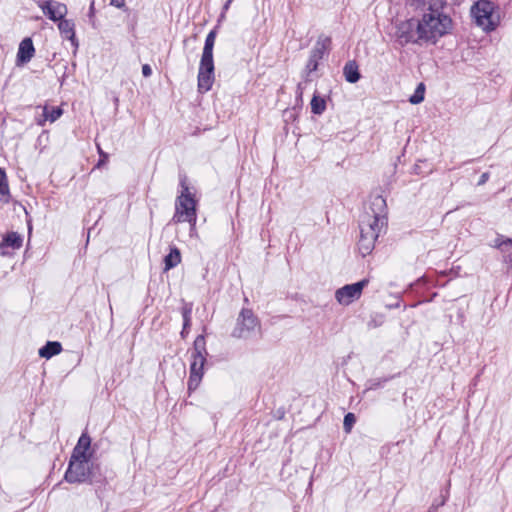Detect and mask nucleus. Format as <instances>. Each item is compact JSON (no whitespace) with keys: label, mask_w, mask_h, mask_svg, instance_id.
I'll return each mask as SVG.
<instances>
[{"label":"nucleus","mask_w":512,"mask_h":512,"mask_svg":"<svg viewBox=\"0 0 512 512\" xmlns=\"http://www.w3.org/2000/svg\"><path fill=\"white\" fill-rule=\"evenodd\" d=\"M452 30V19L442 11L424 12L421 18H410L396 25L395 36L403 46L413 44H436Z\"/></svg>","instance_id":"obj_1"},{"label":"nucleus","mask_w":512,"mask_h":512,"mask_svg":"<svg viewBox=\"0 0 512 512\" xmlns=\"http://www.w3.org/2000/svg\"><path fill=\"white\" fill-rule=\"evenodd\" d=\"M385 225L386 218L375 213L374 210L365 211L362 214L359 222L360 239L358 248L363 256L368 255L373 250L375 241Z\"/></svg>","instance_id":"obj_2"},{"label":"nucleus","mask_w":512,"mask_h":512,"mask_svg":"<svg viewBox=\"0 0 512 512\" xmlns=\"http://www.w3.org/2000/svg\"><path fill=\"white\" fill-rule=\"evenodd\" d=\"M216 30H211L205 40L198 72V89L207 92L214 82L213 48L216 40Z\"/></svg>","instance_id":"obj_3"},{"label":"nucleus","mask_w":512,"mask_h":512,"mask_svg":"<svg viewBox=\"0 0 512 512\" xmlns=\"http://www.w3.org/2000/svg\"><path fill=\"white\" fill-rule=\"evenodd\" d=\"M206 342L203 335L196 337L191 353L190 376L188 380V390L195 391L200 385L204 375V365L206 363Z\"/></svg>","instance_id":"obj_4"},{"label":"nucleus","mask_w":512,"mask_h":512,"mask_svg":"<svg viewBox=\"0 0 512 512\" xmlns=\"http://www.w3.org/2000/svg\"><path fill=\"white\" fill-rule=\"evenodd\" d=\"M182 187V192L175 201V213L172 221L174 223L187 222L193 224V222L197 221V203L189 188L184 184H182Z\"/></svg>","instance_id":"obj_5"},{"label":"nucleus","mask_w":512,"mask_h":512,"mask_svg":"<svg viewBox=\"0 0 512 512\" xmlns=\"http://www.w3.org/2000/svg\"><path fill=\"white\" fill-rule=\"evenodd\" d=\"M94 464L91 459L71 458L65 473V480L69 483H84L91 480Z\"/></svg>","instance_id":"obj_6"},{"label":"nucleus","mask_w":512,"mask_h":512,"mask_svg":"<svg viewBox=\"0 0 512 512\" xmlns=\"http://www.w3.org/2000/svg\"><path fill=\"white\" fill-rule=\"evenodd\" d=\"M471 15L477 26L485 31H492L497 26L498 18L494 14V5L487 0H480L471 8Z\"/></svg>","instance_id":"obj_7"},{"label":"nucleus","mask_w":512,"mask_h":512,"mask_svg":"<svg viewBox=\"0 0 512 512\" xmlns=\"http://www.w3.org/2000/svg\"><path fill=\"white\" fill-rule=\"evenodd\" d=\"M259 327V321L253 312L249 309H242L232 332V336L239 339L249 338Z\"/></svg>","instance_id":"obj_8"},{"label":"nucleus","mask_w":512,"mask_h":512,"mask_svg":"<svg viewBox=\"0 0 512 512\" xmlns=\"http://www.w3.org/2000/svg\"><path fill=\"white\" fill-rule=\"evenodd\" d=\"M368 284L367 279H363L357 283L345 285L335 292V298L340 305L347 306L358 300L362 294L364 287Z\"/></svg>","instance_id":"obj_9"},{"label":"nucleus","mask_w":512,"mask_h":512,"mask_svg":"<svg viewBox=\"0 0 512 512\" xmlns=\"http://www.w3.org/2000/svg\"><path fill=\"white\" fill-rule=\"evenodd\" d=\"M331 39L328 36L321 35L318 37L313 49L311 50L306 69L308 73L314 72L318 68L319 61L323 58L326 51L329 49Z\"/></svg>","instance_id":"obj_10"},{"label":"nucleus","mask_w":512,"mask_h":512,"mask_svg":"<svg viewBox=\"0 0 512 512\" xmlns=\"http://www.w3.org/2000/svg\"><path fill=\"white\" fill-rule=\"evenodd\" d=\"M38 6L43 14L54 22L64 18L68 12L67 6L64 3L55 0L39 1Z\"/></svg>","instance_id":"obj_11"},{"label":"nucleus","mask_w":512,"mask_h":512,"mask_svg":"<svg viewBox=\"0 0 512 512\" xmlns=\"http://www.w3.org/2000/svg\"><path fill=\"white\" fill-rule=\"evenodd\" d=\"M93 451L91 450V438L87 433H82L76 446L74 447L71 458L91 459Z\"/></svg>","instance_id":"obj_12"},{"label":"nucleus","mask_w":512,"mask_h":512,"mask_svg":"<svg viewBox=\"0 0 512 512\" xmlns=\"http://www.w3.org/2000/svg\"><path fill=\"white\" fill-rule=\"evenodd\" d=\"M23 238L17 232H9L3 236L0 242V253L2 256L10 255L11 250H18L22 247Z\"/></svg>","instance_id":"obj_13"},{"label":"nucleus","mask_w":512,"mask_h":512,"mask_svg":"<svg viewBox=\"0 0 512 512\" xmlns=\"http://www.w3.org/2000/svg\"><path fill=\"white\" fill-rule=\"evenodd\" d=\"M35 49L31 38H24L19 45L16 64L17 66L28 63L34 56Z\"/></svg>","instance_id":"obj_14"},{"label":"nucleus","mask_w":512,"mask_h":512,"mask_svg":"<svg viewBox=\"0 0 512 512\" xmlns=\"http://www.w3.org/2000/svg\"><path fill=\"white\" fill-rule=\"evenodd\" d=\"M58 22H59L58 29H59L60 33L66 39H68L75 48H77L78 41L76 39L75 24H74L73 20L62 18V19L58 20Z\"/></svg>","instance_id":"obj_15"},{"label":"nucleus","mask_w":512,"mask_h":512,"mask_svg":"<svg viewBox=\"0 0 512 512\" xmlns=\"http://www.w3.org/2000/svg\"><path fill=\"white\" fill-rule=\"evenodd\" d=\"M62 351V345L57 341H49L42 348L39 349V356L42 358L50 359L58 355Z\"/></svg>","instance_id":"obj_16"},{"label":"nucleus","mask_w":512,"mask_h":512,"mask_svg":"<svg viewBox=\"0 0 512 512\" xmlns=\"http://www.w3.org/2000/svg\"><path fill=\"white\" fill-rule=\"evenodd\" d=\"M343 73L346 81L349 83H356L360 79L358 65L355 61H349L346 63L343 69Z\"/></svg>","instance_id":"obj_17"},{"label":"nucleus","mask_w":512,"mask_h":512,"mask_svg":"<svg viewBox=\"0 0 512 512\" xmlns=\"http://www.w3.org/2000/svg\"><path fill=\"white\" fill-rule=\"evenodd\" d=\"M181 262V253L177 247H172L168 255L164 258L165 271L176 267Z\"/></svg>","instance_id":"obj_18"},{"label":"nucleus","mask_w":512,"mask_h":512,"mask_svg":"<svg viewBox=\"0 0 512 512\" xmlns=\"http://www.w3.org/2000/svg\"><path fill=\"white\" fill-rule=\"evenodd\" d=\"M10 198L9 187L5 170L0 168V201L8 203Z\"/></svg>","instance_id":"obj_19"},{"label":"nucleus","mask_w":512,"mask_h":512,"mask_svg":"<svg viewBox=\"0 0 512 512\" xmlns=\"http://www.w3.org/2000/svg\"><path fill=\"white\" fill-rule=\"evenodd\" d=\"M418 6L422 7L426 12L441 11L444 5L443 0H417Z\"/></svg>","instance_id":"obj_20"},{"label":"nucleus","mask_w":512,"mask_h":512,"mask_svg":"<svg viewBox=\"0 0 512 512\" xmlns=\"http://www.w3.org/2000/svg\"><path fill=\"white\" fill-rule=\"evenodd\" d=\"M311 111L316 115H321L326 109V102L323 98L314 95L311 100Z\"/></svg>","instance_id":"obj_21"},{"label":"nucleus","mask_w":512,"mask_h":512,"mask_svg":"<svg viewBox=\"0 0 512 512\" xmlns=\"http://www.w3.org/2000/svg\"><path fill=\"white\" fill-rule=\"evenodd\" d=\"M62 115V109L59 107H53L49 109L48 107H44L43 116L44 120H49L50 122H55Z\"/></svg>","instance_id":"obj_22"},{"label":"nucleus","mask_w":512,"mask_h":512,"mask_svg":"<svg viewBox=\"0 0 512 512\" xmlns=\"http://www.w3.org/2000/svg\"><path fill=\"white\" fill-rule=\"evenodd\" d=\"M425 88L424 84L420 83L416 88L414 94L409 98L410 103L419 104L424 100Z\"/></svg>","instance_id":"obj_23"},{"label":"nucleus","mask_w":512,"mask_h":512,"mask_svg":"<svg viewBox=\"0 0 512 512\" xmlns=\"http://www.w3.org/2000/svg\"><path fill=\"white\" fill-rule=\"evenodd\" d=\"M191 307L190 306H185L183 309H182V316H183V331H182V335L184 334L185 330L190 326V321H191Z\"/></svg>","instance_id":"obj_24"},{"label":"nucleus","mask_w":512,"mask_h":512,"mask_svg":"<svg viewBox=\"0 0 512 512\" xmlns=\"http://www.w3.org/2000/svg\"><path fill=\"white\" fill-rule=\"evenodd\" d=\"M355 422H356V418L353 413L346 414L344 417V421H343V427H344L345 432L349 433L351 431L353 425L355 424Z\"/></svg>","instance_id":"obj_25"},{"label":"nucleus","mask_w":512,"mask_h":512,"mask_svg":"<svg viewBox=\"0 0 512 512\" xmlns=\"http://www.w3.org/2000/svg\"><path fill=\"white\" fill-rule=\"evenodd\" d=\"M97 149H98V153L100 155V160L98 161L96 167H101L102 165H104L107 162L108 154L103 152V150L101 149V147L99 145L97 146Z\"/></svg>","instance_id":"obj_26"},{"label":"nucleus","mask_w":512,"mask_h":512,"mask_svg":"<svg viewBox=\"0 0 512 512\" xmlns=\"http://www.w3.org/2000/svg\"><path fill=\"white\" fill-rule=\"evenodd\" d=\"M512 246V239L511 238H505L502 243L495 244V247L497 248H504V247H511Z\"/></svg>","instance_id":"obj_27"},{"label":"nucleus","mask_w":512,"mask_h":512,"mask_svg":"<svg viewBox=\"0 0 512 512\" xmlns=\"http://www.w3.org/2000/svg\"><path fill=\"white\" fill-rule=\"evenodd\" d=\"M142 74L144 77H149L152 74V69L148 64L142 66Z\"/></svg>","instance_id":"obj_28"},{"label":"nucleus","mask_w":512,"mask_h":512,"mask_svg":"<svg viewBox=\"0 0 512 512\" xmlns=\"http://www.w3.org/2000/svg\"><path fill=\"white\" fill-rule=\"evenodd\" d=\"M489 179V173L488 172H485L483 173L481 176H480V179L478 181V185H483L485 184Z\"/></svg>","instance_id":"obj_29"},{"label":"nucleus","mask_w":512,"mask_h":512,"mask_svg":"<svg viewBox=\"0 0 512 512\" xmlns=\"http://www.w3.org/2000/svg\"><path fill=\"white\" fill-rule=\"evenodd\" d=\"M189 225H190V231H189L190 237H197L198 234H197V230H196V222H193V224H189Z\"/></svg>","instance_id":"obj_30"},{"label":"nucleus","mask_w":512,"mask_h":512,"mask_svg":"<svg viewBox=\"0 0 512 512\" xmlns=\"http://www.w3.org/2000/svg\"><path fill=\"white\" fill-rule=\"evenodd\" d=\"M111 5L117 8H122L125 5V0H111Z\"/></svg>","instance_id":"obj_31"},{"label":"nucleus","mask_w":512,"mask_h":512,"mask_svg":"<svg viewBox=\"0 0 512 512\" xmlns=\"http://www.w3.org/2000/svg\"><path fill=\"white\" fill-rule=\"evenodd\" d=\"M303 91H304V87H303L302 83H299V84L297 85V90H296V94H297V97H298V98H300V99L302 98V96H303Z\"/></svg>","instance_id":"obj_32"},{"label":"nucleus","mask_w":512,"mask_h":512,"mask_svg":"<svg viewBox=\"0 0 512 512\" xmlns=\"http://www.w3.org/2000/svg\"><path fill=\"white\" fill-rule=\"evenodd\" d=\"M385 203L384 199H382L381 197H377L373 203V205H376V206H383Z\"/></svg>","instance_id":"obj_33"},{"label":"nucleus","mask_w":512,"mask_h":512,"mask_svg":"<svg viewBox=\"0 0 512 512\" xmlns=\"http://www.w3.org/2000/svg\"><path fill=\"white\" fill-rule=\"evenodd\" d=\"M504 240V237L503 236H498L496 239H495V244L497 243H502V241Z\"/></svg>","instance_id":"obj_34"},{"label":"nucleus","mask_w":512,"mask_h":512,"mask_svg":"<svg viewBox=\"0 0 512 512\" xmlns=\"http://www.w3.org/2000/svg\"><path fill=\"white\" fill-rule=\"evenodd\" d=\"M233 0H228L225 5H224V9L227 10L230 6V4L232 3Z\"/></svg>","instance_id":"obj_35"},{"label":"nucleus","mask_w":512,"mask_h":512,"mask_svg":"<svg viewBox=\"0 0 512 512\" xmlns=\"http://www.w3.org/2000/svg\"><path fill=\"white\" fill-rule=\"evenodd\" d=\"M94 12V2L91 3V6H90V15H92Z\"/></svg>","instance_id":"obj_36"}]
</instances>
